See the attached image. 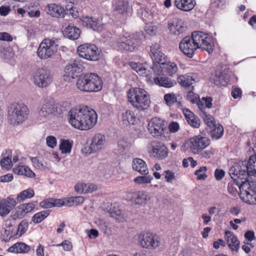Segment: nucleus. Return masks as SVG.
<instances>
[{
	"label": "nucleus",
	"instance_id": "f257e3e1",
	"mask_svg": "<svg viewBox=\"0 0 256 256\" xmlns=\"http://www.w3.org/2000/svg\"><path fill=\"white\" fill-rule=\"evenodd\" d=\"M68 123L74 128L88 130L93 128L97 123L98 115L92 108L87 106L72 108L68 115Z\"/></svg>",
	"mask_w": 256,
	"mask_h": 256
},
{
	"label": "nucleus",
	"instance_id": "f03ea898",
	"mask_svg": "<svg viewBox=\"0 0 256 256\" xmlns=\"http://www.w3.org/2000/svg\"><path fill=\"white\" fill-rule=\"evenodd\" d=\"M179 48L189 58H192L198 48L204 49L209 54L213 50L210 36L200 31L194 32L191 36L184 37L179 44Z\"/></svg>",
	"mask_w": 256,
	"mask_h": 256
},
{
	"label": "nucleus",
	"instance_id": "7ed1b4c3",
	"mask_svg": "<svg viewBox=\"0 0 256 256\" xmlns=\"http://www.w3.org/2000/svg\"><path fill=\"white\" fill-rule=\"evenodd\" d=\"M126 96L128 102L139 112H144L150 107V96L144 88H130L126 92Z\"/></svg>",
	"mask_w": 256,
	"mask_h": 256
},
{
	"label": "nucleus",
	"instance_id": "20e7f679",
	"mask_svg": "<svg viewBox=\"0 0 256 256\" xmlns=\"http://www.w3.org/2000/svg\"><path fill=\"white\" fill-rule=\"evenodd\" d=\"M76 86V88L82 92H97L102 89L103 82L98 74L86 73L78 77Z\"/></svg>",
	"mask_w": 256,
	"mask_h": 256
},
{
	"label": "nucleus",
	"instance_id": "39448f33",
	"mask_svg": "<svg viewBox=\"0 0 256 256\" xmlns=\"http://www.w3.org/2000/svg\"><path fill=\"white\" fill-rule=\"evenodd\" d=\"M142 35L140 34L120 36L116 42L118 50L129 52L137 51L142 44Z\"/></svg>",
	"mask_w": 256,
	"mask_h": 256
},
{
	"label": "nucleus",
	"instance_id": "423d86ee",
	"mask_svg": "<svg viewBox=\"0 0 256 256\" xmlns=\"http://www.w3.org/2000/svg\"><path fill=\"white\" fill-rule=\"evenodd\" d=\"M30 114L27 106L22 103L12 102L8 107V120L14 126H18L26 120Z\"/></svg>",
	"mask_w": 256,
	"mask_h": 256
},
{
	"label": "nucleus",
	"instance_id": "0eeeda50",
	"mask_svg": "<svg viewBox=\"0 0 256 256\" xmlns=\"http://www.w3.org/2000/svg\"><path fill=\"white\" fill-rule=\"evenodd\" d=\"M138 241L142 248L149 250H156L161 244L160 236L152 232L140 233L138 236Z\"/></svg>",
	"mask_w": 256,
	"mask_h": 256
},
{
	"label": "nucleus",
	"instance_id": "6e6552de",
	"mask_svg": "<svg viewBox=\"0 0 256 256\" xmlns=\"http://www.w3.org/2000/svg\"><path fill=\"white\" fill-rule=\"evenodd\" d=\"M58 46L56 40L46 38L40 43L37 50V55L40 59L51 58L58 51Z\"/></svg>",
	"mask_w": 256,
	"mask_h": 256
},
{
	"label": "nucleus",
	"instance_id": "1a4fd4ad",
	"mask_svg": "<svg viewBox=\"0 0 256 256\" xmlns=\"http://www.w3.org/2000/svg\"><path fill=\"white\" fill-rule=\"evenodd\" d=\"M148 152L151 157L158 160L166 159L168 154V147L159 140L151 141L148 146Z\"/></svg>",
	"mask_w": 256,
	"mask_h": 256
},
{
	"label": "nucleus",
	"instance_id": "9d476101",
	"mask_svg": "<svg viewBox=\"0 0 256 256\" xmlns=\"http://www.w3.org/2000/svg\"><path fill=\"white\" fill-rule=\"evenodd\" d=\"M148 130L151 136L159 138L168 132L166 122L162 118L155 116L152 118L148 125Z\"/></svg>",
	"mask_w": 256,
	"mask_h": 256
},
{
	"label": "nucleus",
	"instance_id": "9b49d317",
	"mask_svg": "<svg viewBox=\"0 0 256 256\" xmlns=\"http://www.w3.org/2000/svg\"><path fill=\"white\" fill-rule=\"evenodd\" d=\"M77 52L80 58L90 61L98 60L100 57V51L94 44H80L77 48Z\"/></svg>",
	"mask_w": 256,
	"mask_h": 256
},
{
	"label": "nucleus",
	"instance_id": "f8f14e48",
	"mask_svg": "<svg viewBox=\"0 0 256 256\" xmlns=\"http://www.w3.org/2000/svg\"><path fill=\"white\" fill-rule=\"evenodd\" d=\"M34 82L39 88L48 86L53 81V76L50 70L46 68H38L33 74Z\"/></svg>",
	"mask_w": 256,
	"mask_h": 256
},
{
	"label": "nucleus",
	"instance_id": "ddd939ff",
	"mask_svg": "<svg viewBox=\"0 0 256 256\" xmlns=\"http://www.w3.org/2000/svg\"><path fill=\"white\" fill-rule=\"evenodd\" d=\"M58 106L54 100L51 97H46L40 101L38 114L40 116L46 118L57 112Z\"/></svg>",
	"mask_w": 256,
	"mask_h": 256
},
{
	"label": "nucleus",
	"instance_id": "4468645a",
	"mask_svg": "<svg viewBox=\"0 0 256 256\" xmlns=\"http://www.w3.org/2000/svg\"><path fill=\"white\" fill-rule=\"evenodd\" d=\"M210 144V139L200 135L191 138L189 140L188 144L191 152L194 154H198Z\"/></svg>",
	"mask_w": 256,
	"mask_h": 256
},
{
	"label": "nucleus",
	"instance_id": "2eb2a0df",
	"mask_svg": "<svg viewBox=\"0 0 256 256\" xmlns=\"http://www.w3.org/2000/svg\"><path fill=\"white\" fill-rule=\"evenodd\" d=\"M85 64L86 62L80 58L75 59L72 63L68 64L66 66L64 76L72 78L78 77L84 68Z\"/></svg>",
	"mask_w": 256,
	"mask_h": 256
},
{
	"label": "nucleus",
	"instance_id": "dca6fc26",
	"mask_svg": "<svg viewBox=\"0 0 256 256\" xmlns=\"http://www.w3.org/2000/svg\"><path fill=\"white\" fill-rule=\"evenodd\" d=\"M168 28L170 34L175 36L182 35L187 30V26L184 21L178 18L168 23Z\"/></svg>",
	"mask_w": 256,
	"mask_h": 256
},
{
	"label": "nucleus",
	"instance_id": "f3484780",
	"mask_svg": "<svg viewBox=\"0 0 256 256\" xmlns=\"http://www.w3.org/2000/svg\"><path fill=\"white\" fill-rule=\"evenodd\" d=\"M114 10L118 14L126 17L132 13V8L127 0H114Z\"/></svg>",
	"mask_w": 256,
	"mask_h": 256
},
{
	"label": "nucleus",
	"instance_id": "a211bd4d",
	"mask_svg": "<svg viewBox=\"0 0 256 256\" xmlns=\"http://www.w3.org/2000/svg\"><path fill=\"white\" fill-rule=\"evenodd\" d=\"M250 184L248 182H244L242 184H238L234 180H230L228 185V193L234 196L243 194L246 187H248Z\"/></svg>",
	"mask_w": 256,
	"mask_h": 256
},
{
	"label": "nucleus",
	"instance_id": "6ab92c4d",
	"mask_svg": "<svg viewBox=\"0 0 256 256\" xmlns=\"http://www.w3.org/2000/svg\"><path fill=\"white\" fill-rule=\"evenodd\" d=\"M16 204V200L10 196L0 200V216L4 217L7 216Z\"/></svg>",
	"mask_w": 256,
	"mask_h": 256
},
{
	"label": "nucleus",
	"instance_id": "aec40b11",
	"mask_svg": "<svg viewBox=\"0 0 256 256\" xmlns=\"http://www.w3.org/2000/svg\"><path fill=\"white\" fill-rule=\"evenodd\" d=\"M197 78L196 74L191 72L178 76L177 80L182 87L185 88L194 90V86L192 84L196 82Z\"/></svg>",
	"mask_w": 256,
	"mask_h": 256
},
{
	"label": "nucleus",
	"instance_id": "412c9836",
	"mask_svg": "<svg viewBox=\"0 0 256 256\" xmlns=\"http://www.w3.org/2000/svg\"><path fill=\"white\" fill-rule=\"evenodd\" d=\"M44 10L46 14L52 18H58L64 16V10L60 5L54 3L48 4Z\"/></svg>",
	"mask_w": 256,
	"mask_h": 256
},
{
	"label": "nucleus",
	"instance_id": "4be33fe9",
	"mask_svg": "<svg viewBox=\"0 0 256 256\" xmlns=\"http://www.w3.org/2000/svg\"><path fill=\"white\" fill-rule=\"evenodd\" d=\"M150 52L154 60V62L164 64L166 61V56L162 52L161 47L159 44L156 43L150 46Z\"/></svg>",
	"mask_w": 256,
	"mask_h": 256
},
{
	"label": "nucleus",
	"instance_id": "5701e85b",
	"mask_svg": "<svg viewBox=\"0 0 256 256\" xmlns=\"http://www.w3.org/2000/svg\"><path fill=\"white\" fill-rule=\"evenodd\" d=\"M174 4L178 10L188 12L194 8L196 1L195 0H174Z\"/></svg>",
	"mask_w": 256,
	"mask_h": 256
},
{
	"label": "nucleus",
	"instance_id": "b1692460",
	"mask_svg": "<svg viewBox=\"0 0 256 256\" xmlns=\"http://www.w3.org/2000/svg\"><path fill=\"white\" fill-rule=\"evenodd\" d=\"M128 196L132 202L137 204H145L148 199L146 192L144 191H138L130 193Z\"/></svg>",
	"mask_w": 256,
	"mask_h": 256
},
{
	"label": "nucleus",
	"instance_id": "393cba45",
	"mask_svg": "<svg viewBox=\"0 0 256 256\" xmlns=\"http://www.w3.org/2000/svg\"><path fill=\"white\" fill-rule=\"evenodd\" d=\"M183 114L187 122L192 127L194 128H198L200 127V120L188 108H184L183 110Z\"/></svg>",
	"mask_w": 256,
	"mask_h": 256
},
{
	"label": "nucleus",
	"instance_id": "a878e982",
	"mask_svg": "<svg viewBox=\"0 0 256 256\" xmlns=\"http://www.w3.org/2000/svg\"><path fill=\"white\" fill-rule=\"evenodd\" d=\"M105 141L104 135L96 134L94 136L90 148L92 152H96L102 148Z\"/></svg>",
	"mask_w": 256,
	"mask_h": 256
},
{
	"label": "nucleus",
	"instance_id": "bb28decb",
	"mask_svg": "<svg viewBox=\"0 0 256 256\" xmlns=\"http://www.w3.org/2000/svg\"><path fill=\"white\" fill-rule=\"evenodd\" d=\"M224 238L228 247L232 250H237L239 248V241L232 232L226 231Z\"/></svg>",
	"mask_w": 256,
	"mask_h": 256
},
{
	"label": "nucleus",
	"instance_id": "cd10ccee",
	"mask_svg": "<svg viewBox=\"0 0 256 256\" xmlns=\"http://www.w3.org/2000/svg\"><path fill=\"white\" fill-rule=\"evenodd\" d=\"M132 167L134 170L141 174L146 175L148 173V168L146 163L141 158H134L132 160Z\"/></svg>",
	"mask_w": 256,
	"mask_h": 256
},
{
	"label": "nucleus",
	"instance_id": "c85d7f7f",
	"mask_svg": "<svg viewBox=\"0 0 256 256\" xmlns=\"http://www.w3.org/2000/svg\"><path fill=\"white\" fill-rule=\"evenodd\" d=\"M64 200L60 199L48 198L40 203V206L44 208H48L54 206H64Z\"/></svg>",
	"mask_w": 256,
	"mask_h": 256
},
{
	"label": "nucleus",
	"instance_id": "c756f323",
	"mask_svg": "<svg viewBox=\"0 0 256 256\" xmlns=\"http://www.w3.org/2000/svg\"><path fill=\"white\" fill-rule=\"evenodd\" d=\"M154 82L156 84L166 88H172L176 84V82L174 80L162 76L154 77Z\"/></svg>",
	"mask_w": 256,
	"mask_h": 256
},
{
	"label": "nucleus",
	"instance_id": "7c9ffc66",
	"mask_svg": "<svg viewBox=\"0 0 256 256\" xmlns=\"http://www.w3.org/2000/svg\"><path fill=\"white\" fill-rule=\"evenodd\" d=\"M81 31L76 26L68 25L64 30V36L70 40H77L80 36Z\"/></svg>",
	"mask_w": 256,
	"mask_h": 256
},
{
	"label": "nucleus",
	"instance_id": "2f4dec72",
	"mask_svg": "<svg viewBox=\"0 0 256 256\" xmlns=\"http://www.w3.org/2000/svg\"><path fill=\"white\" fill-rule=\"evenodd\" d=\"M245 196L244 200L246 202L250 204H256V188H252L250 187H246L243 193Z\"/></svg>",
	"mask_w": 256,
	"mask_h": 256
},
{
	"label": "nucleus",
	"instance_id": "473e14b6",
	"mask_svg": "<svg viewBox=\"0 0 256 256\" xmlns=\"http://www.w3.org/2000/svg\"><path fill=\"white\" fill-rule=\"evenodd\" d=\"M12 151L10 150H6L2 154V158L0 160V166L2 168L7 170H10L12 167Z\"/></svg>",
	"mask_w": 256,
	"mask_h": 256
},
{
	"label": "nucleus",
	"instance_id": "72a5a7b5",
	"mask_svg": "<svg viewBox=\"0 0 256 256\" xmlns=\"http://www.w3.org/2000/svg\"><path fill=\"white\" fill-rule=\"evenodd\" d=\"M82 23L83 26L91 28L94 30H98L99 20L92 17L84 16L82 18Z\"/></svg>",
	"mask_w": 256,
	"mask_h": 256
},
{
	"label": "nucleus",
	"instance_id": "f704fd0d",
	"mask_svg": "<svg viewBox=\"0 0 256 256\" xmlns=\"http://www.w3.org/2000/svg\"><path fill=\"white\" fill-rule=\"evenodd\" d=\"M10 252L16 254H22L28 252L30 248L29 246L22 242L14 244L9 248Z\"/></svg>",
	"mask_w": 256,
	"mask_h": 256
},
{
	"label": "nucleus",
	"instance_id": "c9c22d12",
	"mask_svg": "<svg viewBox=\"0 0 256 256\" xmlns=\"http://www.w3.org/2000/svg\"><path fill=\"white\" fill-rule=\"evenodd\" d=\"M122 121L124 124L128 126L134 124L136 118L132 110H127L121 116Z\"/></svg>",
	"mask_w": 256,
	"mask_h": 256
},
{
	"label": "nucleus",
	"instance_id": "e433bc0d",
	"mask_svg": "<svg viewBox=\"0 0 256 256\" xmlns=\"http://www.w3.org/2000/svg\"><path fill=\"white\" fill-rule=\"evenodd\" d=\"M212 82L216 85L220 86H226L228 84V80L226 78L224 74L221 72H216L215 75L212 78Z\"/></svg>",
	"mask_w": 256,
	"mask_h": 256
},
{
	"label": "nucleus",
	"instance_id": "4c0bfd02",
	"mask_svg": "<svg viewBox=\"0 0 256 256\" xmlns=\"http://www.w3.org/2000/svg\"><path fill=\"white\" fill-rule=\"evenodd\" d=\"M34 196V190L32 188H28L19 193L15 200H16V204L20 203L26 199L32 198Z\"/></svg>",
	"mask_w": 256,
	"mask_h": 256
},
{
	"label": "nucleus",
	"instance_id": "58836bf2",
	"mask_svg": "<svg viewBox=\"0 0 256 256\" xmlns=\"http://www.w3.org/2000/svg\"><path fill=\"white\" fill-rule=\"evenodd\" d=\"M246 170L248 176L256 177V154L250 157L246 165Z\"/></svg>",
	"mask_w": 256,
	"mask_h": 256
},
{
	"label": "nucleus",
	"instance_id": "ea45409f",
	"mask_svg": "<svg viewBox=\"0 0 256 256\" xmlns=\"http://www.w3.org/2000/svg\"><path fill=\"white\" fill-rule=\"evenodd\" d=\"M130 66L140 76H147L149 74V70L148 68H146V66L142 64L130 62Z\"/></svg>",
	"mask_w": 256,
	"mask_h": 256
},
{
	"label": "nucleus",
	"instance_id": "a19ab883",
	"mask_svg": "<svg viewBox=\"0 0 256 256\" xmlns=\"http://www.w3.org/2000/svg\"><path fill=\"white\" fill-rule=\"evenodd\" d=\"M210 132L211 138L212 140H217L220 138L224 134V128L220 124H215Z\"/></svg>",
	"mask_w": 256,
	"mask_h": 256
},
{
	"label": "nucleus",
	"instance_id": "79ce46f5",
	"mask_svg": "<svg viewBox=\"0 0 256 256\" xmlns=\"http://www.w3.org/2000/svg\"><path fill=\"white\" fill-rule=\"evenodd\" d=\"M84 201V198L82 196H76L67 198L64 201V206H76L82 204Z\"/></svg>",
	"mask_w": 256,
	"mask_h": 256
},
{
	"label": "nucleus",
	"instance_id": "37998d69",
	"mask_svg": "<svg viewBox=\"0 0 256 256\" xmlns=\"http://www.w3.org/2000/svg\"><path fill=\"white\" fill-rule=\"evenodd\" d=\"M164 100L166 104L169 107H171L176 104H180L178 101L176 94L173 92L165 94L164 96Z\"/></svg>",
	"mask_w": 256,
	"mask_h": 256
},
{
	"label": "nucleus",
	"instance_id": "c03bdc74",
	"mask_svg": "<svg viewBox=\"0 0 256 256\" xmlns=\"http://www.w3.org/2000/svg\"><path fill=\"white\" fill-rule=\"evenodd\" d=\"M164 66L165 72L170 76H172L175 74L178 70V68L176 64L174 62H168L164 61V64H162Z\"/></svg>",
	"mask_w": 256,
	"mask_h": 256
},
{
	"label": "nucleus",
	"instance_id": "a18cd8bd",
	"mask_svg": "<svg viewBox=\"0 0 256 256\" xmlns=\"http://www.w3.org/2000/svg\"><path fill=\"white\" fill-rule=\"evenodd\" d=\"M73 146L72 140L61 139L60 144V149L63 154H70Z\"/></svg>",
	"mask_w": 256,
	"mask_h": 256
},
{
	"label": "nucleus",
	"instance_id": "49530a36",
	"mask_svg": "<svg viewBox=\"0 0 256 256\" xmlns=\"http://www.w3.org/2000/svg\"><path fill=\"white\" fill-rule=\"evenodd\" d=\"M14 229V228L12 225L7 226L1 234V240L5 242H8L10 241L12 238H15V234H13L12 233Z\"/></svg>",
	"mask_w": 256,
	"mask_h": 256
},
{
	"label": "nucleus",
	"instance_id": "de8ad7c7",
	"mask_svg": "<svg viewBox=\"0 0 256 256\" xmlns=\"http://www.w3.org/2000/svg\"><path fill=\"white\" fill-rule=\"evenodd\" d=\"M50 210H45L35 214L32 218L34 224H38L44 220L50 214Z\"/></svg>",
	"mask_w": 256,
	"mask_h": 256
},
{
	"label": "nucleus",
	"instance_id": "09e8293b",
	"mask_svg": "<svg viewBox=\"0 0 256 256\" xmlns=\"http://www.w3.org/2000/svg\"><path fill=\"white\" fill-rule=\"evenodd\" d=\"M28 223L26 220H22L18 224L16 232L15 234V238H18L22 236L28 230Z\"/></svg>",
	"mask_w": 256,
	"mask_h": 256
},
{
	"label": "nucleus",
	"instance_id": "8fccbe9b",
	"mask_svg": "<svg viewBox=\"0 0 256 256\" xmlns=\"http://www.w3.org/2000/svg\"><path fill=\"white\" fill-rule=\"evenodd\" d=\"M200 116L201 117H202L204 123L208 126L212 128L213 126H214L216 124V122L214 118L210 114H208L207 112L204 113Z\"/></svg>",
	"mask_w": 256,
	"mask_h": 256
},
{
	"label": "nucleus",
	"instance_id": "3c124183",
	"mask_svg": "<svg viewBox=\"0 0 256 256\" xmlns=\"http://www.w3.org/2000/svg\"><path fill=\"white\" fill-rule=\"evenodd\" d=\"M162 64L154 62L152 66L150 67V68L152 70L154 74L156 76L160 77L163 74V68L164 66H162Z\"/></svg>",
	"mask_w": 256,
	"mask_h": 256
},
{
	"label": "nucleus",
	"instance_id": "603ef678",
	"mask_svg": "<svg viewBox=\"0 0 256 256\" xmlns=\"http://www.w3.org/2000/svg\"><path fill=\"white\" fill-rule=\"evenodd\" d=\"M143 21L147 22L153 18L154 13L146 8H141L140 10Z\"/></svg>",
	"mask_w": 256,
	"mask_h": 256
},
{
	"label": "nucleus",
	"instance_id": "864d4df0",
	"mask_svg": "<svg viewBox=\"0 0 256 256\" xmlns=\"http://www.w3.org/2000/svg\"><path fill=\"white\" fill-rule=\"evenodd\" d=\"M208 168L206 166H202L199 168L194 172V174L197 176V179L198 180H205L208 176L206 174Z\"/></svg>",
	"mask_w": 256,
	"mask_h": 256
},
{
	"label": "nucleus",
	"instance_id": "5fc2aeb1",
	"mask_svg": "<svg viewBox=\"0 0 256 256\" xmlns=\"http://www.w3.org/2000/svg\"><path fill=\"white\" fill-rule=\"evenodd\" d=\"M152 180L150 176H138L134 178V182L138 184H145L150 183Z\"/></svg>",
	"mask_w": 256,
	"mask_h": 256
},
{
	"label": "nucleus",
	"instance_id": "6e6d98bb",
	"mask_svg": "<svg viewBox=\"0 0 256 256\" xmlns=\"http://www.w3.org/2000/svg\"><path fill=\"white\" fill-rule=\"evenodd\" d=\"M191 90L188 91L186 94L187 100L191 102L196 103L200 99L198 94L194 92Z\"/></svg>",
	"mask_w": 256,
	"mask_h": 256
},
{
	"label": "nucleus",
	"instance_id": "4d7b16f0",
	"mask_svg": "<svg viewBox=\"0 0 256 256\" xmlns=\"http://www.w3.org/2000/svg\"><path fill=\"white\" fill-rule=\"evenodd\" d=\"M157 27L152 24H146L145 26L146 32L150 35H154L157 32Z\"/></svg>",
	"mask_w": 256,
	"mask_h": 256
},
{
	"label": "nucleus",
	"instance_id": "13d9d810",
	"mask_svg": "<svg viewBox=\"0 0 256 256\" xmlns=\"http://www.w3.org/2000/svg\"><path fill=\"white\" fill-rule=\"evenodd\" d=\"M26 214L22 207L20 205L17 207L15 214L14 215V219H20L22 218Z\"/></svg>",
	"mask_w": 256,
	"mask_h": 256
},
{
	"label": "nucleus",
	"instance_id": "bf43d9fd",
	"mask_svg": "<svg viewBox=\"0 0 256 256\" xmlns=\"http://www.w3.org/2000/svg\"><path fill=\"white\" fill-rule=\"evenodd\" d=\"M164 174V178L167 182L172 183V180L176 179L174 173L170 170H165Z\"/></svg>",
	"mask_w": 256,
	"mask_h": 256
},
{
	"label": "nucleus",
	"instance_id": "052dcab7",
	"mask_svg": "<svg viewBox=\"0 0 256 256\" xmlns=\"http://www.w3.org/2000/svg\"><path fill=\"white\" fill-rule=\"evenodd\" d=\"M75 190L80 193H87L90 192L86 184H78L74 186Z\"/></svg>",
	"mask_w": 256,
	"mask_h": 256
},
{
	"label": "nucleus",
	"instance_id": "680f3d73",
	"mask_svg": "<svg viewBox=\"0 0 256 256\" xmlns=\"http://www.w3.org/2000/svg\"><path fill=\"white\" fill-rule=\"evenodd\" d=\"M47 145L52 148H54L56 145L57 142L56 138L52 136H49L46 138Z\"/></svg>",
	"mask_w": 256,
	"mask_h": 256
},
{
	"label": "nucleus",
	"instance_id": "e2e57ef3",
	"mask_svg": "<svg viewBox=\"0 0 256 256\" xmlns=\"http://www.w3.org/2000/svg\"><path fill=\"white\" fill-rule=\"evenodd\" d=\"M225 172L222 169L216 168L214 172V176L217 180H220L224 176Z\"/></svg>",
	"mask_w": 256,
	"mask_h": 256
},
{
	"label": "nucleus",
	"instance_id": "0e129e2a",
	"mask_svg": "<svg viewBox=\"0 0 256 256\" xmlns=\"http://www.w3.org/2000/svg\"><path fill=\"white\" fill-rule=\"evenodd\" d=\"M168 128L170 132L174 133L179 130L180 125L178 122H172L170 124Z\"/></svg>",
	"mask_w": 256,
	"mask_h": 256
},
{
	"label": "nucleus",
	"instance_id": "69168bd1",
	"mask_svg": "<svg viewBox=\"0 0 256 256\" xmlns=\"http://www.w3.org/2000/svg\"><path fill=\"white\" fill-rule=\"evenodd\" d=\"M20 206L27 213L32 212L35 207L34 204L32 202L24 204H20Z\"/></svg>",
	"mask_w": 256,
	"mask_h": 256
},
{
	"label": "nucleus",
	"instance_id": "338daca9",
	"mask_svg": "<svg viewBox=\"0 0 256 256\" xmlns=\"http://www.w3.org/2000/svg\"><path fill=\"white\" fill-rule=\"evenodd\" d=\"M13 38L12 36L6 32H0V40L12 42Z\"/></svg>",
	"mask_w": 256,
	"mask_h": 256
},
{
	"label": "nucleus",
	"instance_id": "774afa93",
	"mask_svg": "<svg viewBox=\"0 0 256 256\" xmlns=\"http://www.w3.org/2000/svg\"><path fill=\"white\" fill-rule=\"evenodd\" d=\"M242 90L238 88H234L231 92L232 97L234 99L240 98L242 96Z\"/></svg>",
	"mask_w": 256,
	"mask_h": 256
}]
</instances>
